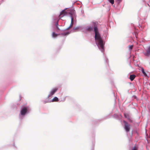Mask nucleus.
<instances>
[{
    "label": "nucleus",
    "mask_w": 150,
    "mask_h": 150,
    "mask_svg": "<svg viewBox=\"0 0 150 150\" xmlns=\"http://www.w3.org/2000/svg\"><path fill=\"white\" fill-rule=\"evenodd\" d=\"M94 25V27L91 26H87L85 27L83 30H85L86 31L91 32L94 30L95 32V39L96 43L99 49L102 52H103L105 49L104 46L105 44V41H103L101 37L100 34L98 31L97 27L95 26V23H93Z\"/></svg>",
    "instance_id": "1"
},
{
    "label": "nucleus",
    "mask_w": 150,
    "mask_h": 150,
    "mask_svg": "<svg viewBox=\"0 0 150 150\" xmlns=\"http://www.w3.org/2000/svg\"><path fill=\"white\" fill-rule=\"evenodd\" d=\"M67 14V12L65 11V9L64 10L60 13L59 15H54L52 17V22L53 23H54L55 26L56 28V30L57 32H59L60 30V29L58 27V22L59 20L61 19L59 17L60 15H63L64 16L66 15Z\"/></svg>",
    "instance_id": "2"
},
{
    "label": "nucleus",
    "mask_w": 150,
    "mask_h": 150,
    "mask_svg": "<svg viewBox=\"0 0 150 150\" xmlns=\"http://www.w3.org/2000/svg\"><path fill=\"white\" fill-rule=\"evenodd\" d=\"M31 111V109L28 106L23 107L21 109L18 115L19 118L22 120L23 119L25 116L29 114Z\"/></svg>",
    "instance_id": "3"
},
{
    "label": "nucleus",
    "mask_w": 150,
    "mask_h": 150,
    "mask_svg": "<svg viewBox=\"0 0 150 150\" xmlns=\"http://www.w3.org/2000/svg\"><path fill=\"white\" fill-rule=\"evenodd\" d=\"M58 89V88L57 87L51 89L48 95V97L50 98L52 96L54 95L57 92Z\"/></svg>",
    "instance_id": "4"
},
{
    "label": "nucleus",
    "mask_w": 150,
    "mask_h": 150,
    "mask_svg": "<svg viewBox=\"0 0 150 150\" xmlns=\"http://www.w3.org/2000/svg\"><path fill=\"white\" fill-rule=\"evenodd\" d=\"M123 122L124 123V128L127 132H128L129 131L130 129V125L126 121L124 120Z\"/></svg>",
    "instance_id": "5"
},
{
    "label": "nucleus",
    "mask_w": 150,
    "mask_h": 150,
    "mask_svg": "<svg viewBox=\"0 0 150 150\" xmlns=\"http://www.w3.org/2000/svg\"><path fill=\"white\" fill-rule=\"evenodd\" d=\"M63 29H60V30H62ZM64 31H61V30L59 31V32H57L59 33V35H61L62 36L64 37L67 36L70 33L69 32H64Z\"/></svg>",
    "instance_id": "6"
},
{
    "label": "nucleus",
    "mask_w": 150,
    "mask_h": 150,
    "mask_svg": "<svg viewBox=\"0 0 150 150\" xmlns=\"http://www.w3.org/2000/svg\"><path fill=\"white\" fill-rule=\"evenodd\" d=\"M143 54L145 56L149 57L150 56V45L147 47V49L146 50V52H143Z\"/></svg>",
    "instance_id": "7"
},
{
    "label": "nucleus",
    "mask_w": 150,
    "mask_h": 150,
    "mask_svg": "<svg viewBox=\"0 0 150 150\" xmlns=\"http://www.w3.org/2000/svg\"><path fill=\"white\" fill-rule=\"evenodd\" d=\"M69 13L70 15V17L71 18V17L72 18V17L73 18L75 16V14L74 10H71L69 11Z\"/></svg>",
    "instance_id": "8"
},
{
    "label": "nucleus",
    "mask_w": 150,
    "mask_h": 150,
    "mask_svg": "<svg viewBox=\"0 0 150 150\" xmlns=\"http://www.w3.org/2000/svg\"><path fill=\"white\" fill-rule=\"evenodd\" d=\"M73 18L71 17V23L70 26L67 28L63 29L62 30H61V31H65L67 30H68L73 25Z\"/></svg>",
    "instance_id": "9"
},
{
    "label": "nucleus",
    "mask_w": 150,
    "mask_h": 150,
    "mask_svg": "<svg viewBox=\"0 0 150 150\" xmlns=\"http://www.w3.org/2000/svg\"><path fill=\"white\" fill-rule=\"evenodd\" d=\"M43 102L44 103H51V99H50V98H48L47 96V98L43 100Z\"/></svg>",
    "instance_id": "10"
},
{
    "label": "nucleus",
    "mask_w": 150,
    "mask_h": 150,
    "mask_svg": "<svg viewBox=\"0 0 150 150\" xmlns=\"http://www.w3.org/2000/svg\"><path fill=\"white\" fill-rule=\"evenodd\" d=\"M79 29H80L81 30H83V29H84V27L83 26H78L74 27L73 29V30H76Z\"/></svg>",
    "instance_id": "11"
},
{
    "label": "nucleus",
    "mask_w": 150,
    "mask_h": 150,
    "mask_svg": "<svg viewBox=\"0 0 150 150\" xmlns=\"http://www.w3.org/2000/svg\"><path fill=\"white\" fill-rule=\"evenodd\" d=\"M136 76L134 74L130 75L129 76V79L131 81H132L135 77Z\"/></svg>",
    "instance_id": "12"
},
{
    "label": "nucleus",
    "mask_w": 150,
    "mask_h": 150,
    "mask_svg": "<svg viewBox=\"0 0 150 150\" xmlns=\"http://www.w3.org/2000/svg\"><path fill=\"white\" fill-rule=\"evenodd\" d=\"M113 116L116 119H119L122 117V116L121 114L117 115L116 114H114Z\"/></svg>",
    "instance_id": "13"
},
{
    "label": "nucleus",
    "mask_w": 150,
    "mask_h": 150,
    "mask_svg": "<svg viewBox=\"0 0 150 150\" xmlns=\"http://www.w3.org/2000/svg\"><path fill=\"white\" fill-rule=\"evenodd\" d=\"M58 100V98L57 97H55L53 99L51 100V102H57Z\"/></svg>",
    "instance_id": "14"
},
{
    "label": "nucleus",
    "mask_w": 150,
    "mask_h": 150,
    "mask_svg": "<svg viewBox=\"0 0 150 150\" xmlns=\"http://www.w3.org/2000/svg\"><path fill=\"white\" fill-rule=\"evenodd\" d=\"M59 35L58 34L55 33L54 32H53L52 33V36L53 38H55L57 37L58 35Z\"/></svg>",
    "instance_id": "15"
},
{
    "label": "nucleus",
    "mask_w": 150,
    "mask_h": 150,
    "mask_svg": "<svg viewBox=\"0 0 150 150\" xmlns=\"http://www.w3.org/2000/svg\"><path fill=\"white\" fill-rule=\"evenodd\" d=\"M123 0H115V2L117 5H119L122 1Z\"/></svg>",
    "instance_id": "16"
},
{
    "label": "nucleus",
    "mask_w": 150,
    "mask_h": 150,
    "mask_svg": "<svg viewBox=\"0 0 150 150\" xmlns=\"http://www.w3.org/2000/svg\"><path fill=\"white\" fill-rule=\"evenodd\" d=\"M142 71V73L144 74V76H146L147 74L144 71V69L143 68H142L141 69Z\"/></svg>",
    "instance_id": "17"
},
{
    "label": "nucleus",
    "mask_w": 150,
    "mask_h": 150,
    "mask_svg": "<svg viewBox=\"0 0 150 150\" xmlns=\"http://www.w3.org/2000/svg\"><path fill=\"white\" fill-rule=\"evenodd\" d=\"M124 116L125 118H127V119H129V117L128 115L127 114L124 113Z\"/></svg>",
    "instance_id": "18"
},
{
    "label": "nucleus",
    "mask_w": 150,
    "mask_h": 150,
    "mask_svg": "<svg viewBox=\"0 0 150 150\" xmlns=\"http://www.w3.org/2000/svg\"><path fill=\"white\" fill-rule=\"evenodd\" d=\"M133 47V45H129V51H131Z\"/></svg>",
    "instance_id": "19"
},
{
    "label": "nucleus",
    "mask_w": 150,
    "mask_h": 150,
    "mask_svg": "<svg viewBox=\"0 0 150 150\" xmlns=\"http://www.w3.org/2000/svg\"><path fill=\"white\" fill-rule=\"evenodd\" d=\"M112 4H113L114 3V0H108Z\"/></svg>",
    "instance_id": "20"
},
{
    "label": "nucleus",
    "mask_w": 150,
    "mask_h": 150,
    "mask_svg": "<svg viewBox=\"0 0 150 150\" xmlns=\"http://www.w3.org/2000/svg\"><path fill=\"white\" fill-rule=\"evenodd\" d=\"M105 62H107V63H108V59L106 57H105Z\"/></svg>",
    "instance_id": "21"
},
{
    "label": "nucleus",
    "mask_w": 150,
    "mask_h": 150,
    "mask_svg": "<svg viewBox=\"0 0 150 150\" xmlns=\"http://www.w3.org/2000/svg\"><path fill=\"white\" fill-rule=\"evenodd\" d=\"M128 120L131 122H132V120H131L130 118V117L129 118V119H128Z\"/></svg>",
    "instance_id": "22"
},
{
    "label": "nucleus",
    "mask_w": 150,
    "mask_h": 150,
    "mask_svg": "<svg viewBox=\"0 0 150 150\" xmlns=\"http://www.w3.org/2000/svg\"><path fill=\"white\" fill-rule=\"evenodd\" d=\"M132 150H137V149L136 148H135V147H134L133 148V149H132Z\"/></svg>",
    "instance_id": "23"
},
{
    "label": "nucleus",
    "mask_w": 150,
    "mask_h": 150,
    "mask_svg": "<svg viewBox=\"0 0 150 150\" xmlns=\"http://www.w3.org/2000/svg\"><path fill=\"white\" fill-rule=\"evenodd\" d=\"M91 150H94V146H92Z\"/></svg>",
    "instance_id": "24"
},
{
    "label": "nucleus",
    "mask_w": 150,
    "mask_h": 150,
    "mask_svg": "<svg viewBox=\"0 0 150 150\" xmlns=\"http://www.w3.org/2000/svg\"><path fill=\"white\" fill-rule=\"evenodd\" d=\"M133 97H134V98H136V96H134Z\"/></svg>",
    "instance_id": "25"
},
{
    "label": "nucleus",
    "mask_w": 150,
    "mask_h": 150,
    "mask_svg": "<svg viewBox=\"0 0 150 150\" xmlns=\"http://www.w3.org/2000/svg\"><path fill=\"white\" fill-rule=\"evenodd\" d=\"M13 146H14V144L13 145Z\"/></svg>",
    "instance_id": "26"
}]
</instances>
